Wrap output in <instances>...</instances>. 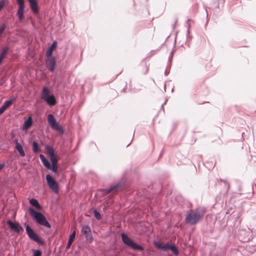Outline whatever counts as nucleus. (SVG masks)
Wrapping results in <instances>:
<instances>
[{"mask_svg":"<svg viewBox=\"0 0 256 256\" xmlns=\"http://www.w3.org/2000/svg\"><path fill=\"white\" fill-rule=\"evenodd\" d=\"M28 210L30 215L38 224L47 228H50V224L48 222L45 216L42 214L35 210L33 208L30 207L29 208Z\"/></svg>","mask_w":256,"mask_h":256,"instance_id":"obj_1","label":"nucleus"},{"mask_svg":"<svg viewBox=\"0 0 256 256\" xmlns=\"http://www.w3.org/2000/svg\"><path fill=\"white\" fill-rule=\"evenodd\" d=\"M204 210H190L186 216V222L191 225L196 224L204 214Z\"/></svg>","mask_w":256,"mask_h":256,"instance_id":"obj_2","label":"nucleus"},{"mask_svg":"<svg viewBox=\"0 0 256 256\" xmlns=\"http://www.w3.org/2000/svg\"><path fill=\"white\" fill-rule=\"evenodd\" d=\"M42 99L50 106H54L56 102L54 96L52 94H50V90L46 86L42 88Z\"/></svg>","mask_w":256,"mask_h":256,"instance_id":"obj_3","label":"nucleus"},{"mask_svg":"<svg viewBox=\"0 0 256 256\" xmlns=\"http://www.w3.org/2000/svg\"><path fill=\"white\" fill-rule=\"evenodd\" d=\"M122 240L124 244L134 250H143L142 246L138 245L132 241L126 234L122 233L121 234Z\"/></svg>","mask_w":256,"mask_h":256,"instance_id":"obj_4","label":"nucleus"},{"mask_svg":"<svg viewBox=\"0 0 256 256\" xmlns=\"http://www.w3.org/2000/svg\"><path fill=\"white\" fill-rule=\"evenodd\" d=\"M48 122L50 128L61 134L64 132V130L56 122V118L52 114H49L48 116Z\"/></svg>","mask_w":256,"mask_h":256,"instance_id":"obj_5","label":"nucleus"},{"mask_svg":"<svg viewBox=\"0 0 256 256\" xmlns=\"http://www.w3.org/2000/svg\"><path fill=\"white\" fill-rule=\"evenodd\" d=\"M40 158L43 164V165L48 170H51L54 173H56L58 170V163L50 164V162L45 158V156L40 154Z\"/></svg>","mask_w":256,"mask_h":256,"instance_id":"obj_6","label":"nucleus"},{"mask_svg":"<svg viewBox=\"0 0 256 256\" xmlns=\"http://www.w3.org/2000/svg\"><path fill=\"white\" fill-rule=\"evenodd\" d=\"M46 179L49 188L56 194L58 192V186L57 182L50 174L46 175Z\"/></svg>","mask_w":256,"mask_h":256,"instance_id":"obj_7","label":"nucleus"},{"mask_svg":"<svg viewBox=\"0 0 256 256\" xmlns=\"http://www.w3.org/2000/svg\"><path fill=\"white\" fill-rule=\"evenodd\" d=\"M24 225L26 226V234L28 235L29 238L39 244H42V241L40 239L38 236L29 226V225L26 224V223H25Z\"/></svg>","mask_w":256,"mask_h":256,"instance_id":"obj_8","label":"nucleus"},{"mask_svg":"<svg viewBox=\"0 0 256 256\" xmlns=\"http://www.w3.org/2000/svg\"><path fill=\"white\" fill-rule=\"evenodd\" d=\"M45 148L46 153L50 156L52 164L58 163V159L56 154L54 153V149L50 146H46Z\"/></svg>","mask_w":256,"mask_h":256,"instance_id":"obj_9","label":"nucleus"},{"mask_svg":"<svg viewBox=\"0 0 256 256\" xmlns=\"http://www.w3.org/2000/svg\"><path fill=\"white\" fill-rule=\"evenodd\" d=\"M46 64L50 72H54L56 66V59L54 57L52 56H46Z\"/></svg>","mask_w":256,"mask_h":256,"instance_id":"obj_10","label":"nucleus"},{"mask_svg":"<svg viewBox=\"0 0 256 256\" xmlns=\"http://www.w3.org/2000/svg\"><path fill=\"white\" fill-rule=\"evenodd\" d=\"M251 233L250 230H247L240 229L239 230V239L242 242H246L250 240V234Z\"/></svg>","mask_w":256,"mask_h":256,"instance_id":"obj_11","label":"nucleus"},{"mask_svg":"<svg viewBox=\"0 0 256 256\" xmlns=\"http://www.w3.org/2000/svg\"><path fill=\"white\" fill-rule=\"evenodd\" d=\"M7 224L10 229L14 230L16 232H19L23 230L22 226L18 222H13L12 220H8Z\"/></svg>","mask_w":256,"mask_h":256,"instance_id":"obj_12","label":"nucleus"},{"mask_svg":"<svg viewBox=\"0 0 256 256\" xmlns=\"http://www.w3.org/2000/svg\"><path fill=\"white\" fill-rule=\"evenodd\" d=\"M82 232L84 235L86 240H92V236L90 232V228L88 225H84L82 226Z\"/></svg>","mask_w":256,"mask_h":256,"instance_id":"obj_13","label":"nucleus"},{"mask_svg":"<svg viewBox=\"0 0 256 256\" xmlns=\"http://www.w3.org/2000/svg\"><path fill=\"white\" fill-rule=\"evenodd\" d=\"M16 100V96H12L11 99L4 102L3 105L0 108V116L11 105L12 102Z\"/></svg>","mask_w":256,"mask_h":256,"instance_id":"obj_14","label":"nucleus"},{"mask_svg":"<svg viewBox=\"0 0 256 256\" xmlns=\"http://www.w3.org/2000/svg\"><path fill=\"white\" fill-rule=\"evenodd\" d=\"M30 3V8L32 10L34 13L37 14L38 12V2L36 0H28Z\"/></svg>","mask_w":256,"mask_h":256,"instance_id":"obj_15","label":"nucleus"},{"mask_svg":"<svg viewBox=\"0 0 256 256\" xmlns=\"http://www.w3.org/2000/svg\"><path fill=\"white\" fill-rule=\"evenodd\" d=\"M14 142L16 144L15 148L18 151V152H19L20 154L22 156H25V152H24V150H23L22 146L18 142V140L17 139H16L14 140Z\"/></svg>","mask_w":256,"mask_h":256,"instance_id":"obj_16","label":"nucleus"},{"mask_svg":"<svg viewBox=\"0 0 256 256\" xmlns=\"http://www.w3.org/2000/svg\"><path fill=\"white\" fill-rule=\"evenodd\" d=\"M32 124V120L31 116H30L27 120L24 121L23 124V130H27Z\"/></svg>","mask_w":256,"mask_h":256,"instance_id":"obj_17","label":"nucleus"},{"mask_svg":"<svg viewBox=\"0 0 256 256\" xmlns=\"http://www.w3.org/2000/svg\"><path fill=\"white\" fill-rule=\"evenodd\" d=\"M30 204L36 209L40 210L42 208V206L38 203V201L35 198H31L29 200Z\"/></svg>","mask_w":256,"mask_h":256,"instance_id":"obj_18","label":"nucleus"},{"mask_svg":"<svg viewBox=\"0 0 256 256\" xmlns=\"http://www.w3.org/2000/svg\"><path fill=\"white\" fill-rule=\"evenodd\" d=\"M56 42H54L46 52V56H52V51L56 48Z\"/></svg>","mask_w":256,"mask_h":256,"instance_id":"obj_19","label":"nucleus"},{"mask_svg":"<svg viewBox=\"0 0 256 256\" xmlns=\"http://www.w3.org/2000/svg\"><path fill=\"white\" fill-rule=\"evenodd\" d=\"M121 185L120 184H116V185L111 186L110 188L104 190V192L106 194H109L112 192H116L118 188H120Z\"/></svg>","mask_w":256,"mask_h":256,"instance_id":"obj_20","label":"nucleus"},{"mask_svg":"<svg viewBox=\"0 0 256 256\" xmlns=\"http://www.w3.org/2000/svg\"><path fill=\"white\" fill-rule=\"evenodd\" d=\"M24 7L18 6L16 12V15L20 20H22L24 18Z\"/></svg>","mask_w":256,"mask_h":256,"instance_id":"obj_21","label":"nucleus"},{"mask_svg":"<svg viewBox=\"0 0 256 256\" xmlns=\"http://www.w3.org/2000/svg\"><path fill=\"white\" fill-rule=\"evenodd\" d=\"M75 236H76V232L74 231L73 232L70 234V236L69 237V238L68 240V242L67 246H66V248H68L70 246L72 242H73V241L74 239Z\"/></svg>","mask_w":256,"mask_h":256,"instance_id":"obj_22","label":"nucleus"},{"mask_svg":"<svg viewBox=\"0 0 256 256\" xmlns=\"http://www.w3.org/2000/svg\"><path fill=\"white\" fill-rule=\"evenodd\" d=\"M8 50V48L5 46L2 48V51L0 54V62H2L4 58L6 56Z\"/></svg>","mask_w":256,"mask_h":256,"instance_id":"obj_23","label":"nucleus"},{"mask_svg":"<svg viewBox=\"0 0 256 256\" xmlns=\"http://www.w3.org/2000/svg\"><path fill=\"white\" fill-rule=\"evenodd\" d=\"M155 245L160 249H162L163 250L166 251L170 248V246L168 244H155Z\"/></svg>","mask_w":256,"mask_h":256,"instance_id":"obj_24","label":"nucleus"},{"mask_svg":"<svg viewBox=\"0 0 256 256\" xmlns=\"http://www.w3.org/2000/svg\"><path fill=\"white\" fill-rule=\"evenodd\" d=\"M32 151L34 153L36 154L39 152L40 147H39L38 144L36 141H34L32 142Z\"/></svg>","mask_w":256,"mask_h":256,"instance_id":"obj_25","label":"nucleus"},{"mask_svg":"<svg viewBox=\"0 0 256 256\" xmlns=\"http://www.w3.org/2000/svg\"><path fill=\"white\" fill-rule=\"evenodd\" d=\"M169 249H170L174 254L178 255V251L174 245H172L170 246Z\"/></svg>","mask_w":256,"mask_h":256,"instance_id":"obj_26","label":"nucleus"},{"mask_svg":"<svg viewBox=\"0 0 256 256\" xmlns=\"http://www.w3.org/2000/svg\"><path fill=\"white\" fill-rule=\"evenodd\" d=\"M94 216H95V218L97 219V220H100L101 218V215L100 214V212L96 210H94Z\"/></svg>","mask_w":256,"mask_h":256,"instance_id":"obj_27","label":"nucleus"},{"mask_svg":"<svg viewBox=\"0 0 256 256\" xmlns=\"http://www.w3.org/2000/svg\"><path fill=\"white\" fill-rule=\"evenodd\" d=\"M32 251L34 252L33 256H41L42 252L40 250H33Z\"/></svg>","mask_w":256,"mask_h":256,"instance_id":"obj_28","label":"nucleus"},{"mask_svg":"<svg viewBox=\"0 0 256 256\" xmlns=\"http://www.w3.org/2000/svg\"><path fill=\"white\" fill-rule=\"evenodd\" d=\"M18 6L24 7V0H16Z\"/></svg>","mask_w":256,"mask_h":256,"instance_id":"obj_29","label":"nucleus"},{"mask_svg":"<svg viewBox=\"0 0 256 256\" xmlns=\"http://www.w3.org/2000/svg\"><path fill=\"white\" fill-rule=\"evenodd\" d=\"M5 4V1L4 0H1L0 1V10H2V8L4 6Z\"/></svg>","mask_w":256,"mask_h":256,"instance_id":"obj_30","label":"nucleus"},{"mask_svg":"<svg viewBox=\"0 0 256 256\" xmlns=\"http://www.w3.org/2000/svg\"><path fill=\"white\" fill-rule=\"evenodd\" d=\"M4 167V164H0V170L2 169Z\"/></svg>","mask_w":256,"mask_h":256,"instance_id":"obj_31","label":"nucleus"},{"mask_svg":"<svg viewBox=\"0 0 256 256\" xmlns=\"http://www.w3.org/2000/svg\"><path fill=\"white\" fill-rule=\"evenodd\" d=\"M166 103V100L165 101V102H164V104H163L162 105V107L164 106V104H165Z\"/></svg>","mask_w":256,"mask_h":256,"instance_id":"obj_32","label":"nucleus"},{"mask_svg":"<svg viewBox=\"0 0 256 256\" xmlns=\"http://www.w3.org/2000/svg\"><path fill=\"white\" fill-rule=\"evenodd\" d=\"M170 55H171V58H172V52H171Z\"/></svg>","mask_w":256,"mask_h":256,"instance_id":"obj_33","label":"nucleus"},{"mask_svg":"<svg viewBox=\"0 0 256 256\" xmlns=\"http://www.w3.org/2000/svg\"><path fill=\"white\" fill-rule=\"evenodd\" d=\"M1 62H0V64Z\"/></svg>","mask_w":256,"mask_h":256,"instance_id":"obj_34","label":"nucleus"}]
</instances>
